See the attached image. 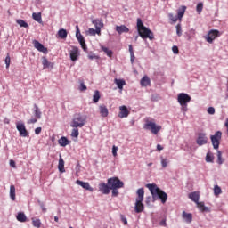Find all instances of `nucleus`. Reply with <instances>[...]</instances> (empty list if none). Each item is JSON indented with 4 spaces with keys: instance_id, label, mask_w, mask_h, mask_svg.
Listing matches in <instances>:
<instances>
[{
    "instance_id": "nucleus-1",
    "label": "nucleus",
    "mask_w": 228,
    "mask_h": 228,
    "mask_svg": "<svg viewBox=\"0 0 228 228\" xmlns=\"http://www.w3.org/2000/svg\"><path fill=\"white\" fill-rule=\"evenodd\" d=\"M146 188L150 190L151 193L152 202H156V200H161L162 204H165L167 200H168V195L163 190H161L156 183H148L146 184Z\"/></svg>"
},
{
    "instance_id": "nucleus-2",
    "label": "nucleus",
    "mask_w": 228,
    "mask_h": 228,
    "mask_svg": "<svg viewBox=\"0 0 228 228\" xmlns=\"http://www.w3.org/2000/svg\"><path fill=\"white\" fill-rule=\"evenodd\" d=\"M191 101V96L186 93H180L177 95L178 104L181 106V111L183 115H186V111H188V103Z\"/></svg>"
},
{
    "instance_id": "nucleus-3",
    "label": "nucleus",
    "mask_w": 228,
    "mask_h": 228,
    "mask_svg": "<svg viewBox=\"0 0 228 228\" xmlns=\"http://www.w3.org/2000/svg\"><path fill=\"white\" fill-rule=\"evenodd\" d=\"M86 124V117L76 114L72 119L71 127H83Z\"/></svg>"
},
{
    "instance_id": "nucleus-4",
    "label": "nucleus",
    "mask_w": 228,
    "mask_h": 228,
    "mask_svg": "<svg viewBox=\"0 0 228 228\" xmlns=\"http://www.w3.org/2000/svg\"><path fill=\"white\" fill-rule=\"evenodd\" d=\"M210 140L213 145V149L218 151L220 147V141L222 140V131H216L215 134L210 135Z\"/></svg>"
},
{
    "instance_id": "nucleus-5",
    "label": "nucleus",
    "mask_w": 228,
    "mask_h": 228,
    "mask_svg": "<svg viewBox=\"0 0 228 228\" xmlns=\"http://www.w3.org/2000/svg\"><path fill=\"white\" fill-rule=\"evenodd\" d=\"M107 181L110 189L124 188V182L118 179V177H111V178H109Z\"/></svg>"
},
{
    "instance_id": "nucleus-6",
    "label": "nucleus",
    "mask_w": 228,
    "mask_h": 228,
    "mask_svg": "<svg viewBox=\"0 0 228 228\" xmlns=\"http://www.w3.org/2000/svg\"><path fill=\"white\" fill-rule=\"evenodd\" d=\"M138 35L141 37V38H142V40L147 38H149V40H154V33L151 32V30H150L147 27H144L143 29L139 30Z\"/></svg>"
},
{
    "instance_id": "nucleus-7",
    "label": "nucleus",
    "mask_w": 228,
    "mask_h": 228,
    "mask_svg": "<svg viewBox=\"0 0 228 228\" xmlns=\"http://www.w3.org/2000/svg\"><path fill=\"white\" fill-rule=\"evenodd\" d=\"M144 129L151 131L153 134H158L161 131V126H158L152 121H147L144 125Z\"/></svg>"
},
{
    "instance_id": "nucleus-8",
    "label": "nucleus",
    "mask_w": 228,
    "mask_h": 228,
    "mask_svg": "<svg viewBox=\"0 0 228 228\" xmlns=\"http://www.w3.org/2000/svg\"><path fill=\"white\" fill-rule=\"evenodd\" d=\"M16 129L19 132L20 136H22V138L29 136V132H28L26 129V125H24L22 121L16 123Z\"/></svg>"
},
{
    "instance_id": "nucleus-9",
    "label": "nucleus",
    "mask_w": 228,
    "mask_h": 228,
    "mask_svg": "<svg viewBox=\"0 0 228 228\" xmlns=\"http://www.w3.org/2000/svg\"><path fill=\"white\" fill-rule=\"evenodd\" d=\"M220 31L216 29H211L208 35L205 37V40L208 42V44H213L216 38H218L220 37Z\"/></svg>"
},
{
    "instance_id": "nucleus-10",
    "label": "nucleus",
    "mask_w": 228,
    "mask_h": 228,
    "mask_svg": "<svg viewBox=\"0 0 228 228\" xmlns=\"http://www.w3.org/2000/svg\"><path fill=\"white\" fill-rule=\"evenodd\" d=\"M196 143L199 145V147H202V145L208 144V135H206V133L200 132L198 134V137L196 139Z\"/></svg>"
},
{
    "instance_id": "nucleus-11",
    "label": "nucleus",
    "mask_w": 228,
    "mask_h": 228,
    "mask_svg": "<svg viewBox=\"0 0 228 228\" xmlns=\"http://www.w3.org/2000/svg\"><path fill=\"white\" fill-rule=\"evenodd\" d=\"M79 56L81 53H79V48L77 46H73L72 49L69 51V58L71 61H77L79 60Z\"/></svg>"
},
{
    "instance_id": "nucleus-12",
    "label": "nucleus",
    "mask_w": 228,
    "mask_h": 228,
    "mask_svg": "<svg viewBox=\"0 0 228 228\" xmlns=\"http://www.w3.org/2000/svg\"><path fill=\"white\" fill-rule=\"evenodd\" d=\"M98 188L99 191H101V193H102L103 195H110V187L108 184V182L107 183L104 182L99 183Z\"/></svg>"
},
{
    "instance_id": "nucleus-13",
    "label": "nucleus",
    "mask_w": 228,
    "mask_h": 228,
    "mask_svg": "<svg viewBox=\"0 0 228 228\" xmlns=\"http://www.w3.org/2000/svg\"><path fill=\"white\" fill-rule=\"evenodd\" d=\"M33 44L35 49H37L39 53H43V54H47L49 53L47 47L44 46V45H42V43H40L39 41L34 40Z\"/></svg>"
},
{
    "instance_id": "nucleus-14",
    "label": "nucleus",
    "mask_w": 228,
    "mask_h": 228,
    "mask_svg": "<svg viewBox=\"0 0 228 228\" xmlns=\"http://www.w3.org/2000/svg\"><path fill=\"white\" fill-rule=\"evenodd\" d=\"M118 117L119 118H127L129 117V110L126 105L119 107Z\"/></svg>"
},
{
    "instance_id": "nucleus-15",
    "label": "nucleus",
    "mask_w": 228,
    "mask_h": 228,
    "mask_svg": "<svg viewBox=\"0 0 228 228\" xmlns=\"http://www.w3.org/2000/svg\"><path fill=\"white\" fill-rule=\"evenodd\" d=\"M76 184H78V186H81L84 188V190H87L88 191H94V188L90 186V183L88 182H83L81 180H77Z\"/></svg>"
},
{
    "instance_id": "nucleus-16",
    "label": "nucleus",
    "mask_w": 228,
    "mask_h": 228,
    "mask_svg": "<svg viewBox=\"0 0 228 228\" xmlns=\"http://www.w3.org/2000/svg\"><path fill=\"white\" fill-rule=\"evenodd\" d=\"M182 218H183L186 224H191L193 221V215H191V213H186V211H183Z\"/></svg>"
},
{
    "instance_id": "nucleus-17",
    "label": "nucleus",
    "mask_w": 228,
    "mask_h": 228,
    "mask_svg": "<svg viewBox=\"0 0 228 228\" xmlns=\"http://www.w3.org/2000/svg\"><path fill=\"white\" fill-rule=\"evenodd\" d=\"M145 209V206L143 205V201L135 200L134 211L135 213H142Z\"/></svg>"
},
{
    "instance_id": "nucleus-18",
    "label": "nucleus",
    "mask_w": 228,
    "mask_h": 228,
    "mask_svg": "<svg viewBox=\"0 0 228 228\" xmlns=\"http://www.w3.org/2000/svg\"><path fill=\"white\" fill-rule=\"evenodd\" d=\"M189 199L192 200V202H195V204H199V199H200V195L198 191L191 192L189 194Z\"/></svg>"
},
{
    "instance_id": "nucleus-19",
    "label": "nucleus",
    "mask_w": 228,
    "mask_h": 228,
    "mask_svg": "<svg viewBox=\"0 0 228 228\" xmlns=\"http://www.w3.org/2000/svg\"><path fill=\"white\" fill-rule=\"evenodd\" d=\"M136 193L137 198L135 200H137V202H143V197H145V191L143 190V188L138 189Z\"/></svg>"
},
{
    "instance_id": "nucleus-20",
    "label": "nucleus",
    "mask_w": 228,
    "mask_h": 228,
    "mask_svg": "<svg viewBox=\"0 0 228 228\" xmlns=\"http://www.w3.org/2000/svg\"><path fill=\"white\" fill-rule=\"evenodd\" d=\"M42 65L43 69H53V67H54V63L50 62L46 57L42 58Z\"/></svg>"
},
{
    "instance_id": "nucleus-21",
    "label": "nucleus",
    "mask_w": 228,
    "mask_h": 228,
    "mask_svg": "<svg viewBox=\"0 0 228 228\" xmlns=\"http://www.w3.org/2000/svg\"><path fill=\"white\" fill-rule=\"evenodd\" d=\"M116 31L118 35H122V33H127L129 31V28L126 25L116 26Z\"/></svg>"
},
{
    "instance_id": "nucleus-22",
    "label": "nucleus",
    "mask_w": 228,
    "mask_h": 228,
    "mask_svg": "<svg viewBox=\"0 0 228 228\" xmlns=\"http://www.w3.org/2000/svg\"><path fill=\"white\" fill-rule=\"evenodd\" d=\"M33 113L36 118H42V111L40 110V108H38V105H37V103H34Z\"/></svg>"
},
{
    "instance_id": "nucleus-23",
    "label": "nucleus",
    "mask_w": 228,
    "mask_h": 228,
    "mask_svg": "<svg viewBox=\"0 0 228 228\" xmlns=\"http://www.w3.org/2000/svg\"><path fill=\"white\" fill-rule=\"evenodd\" d=\"M99 110H100L101 117H103V118L108 117L110 111L108 110V107H106V105H100Z\"/></svg>"
},
{
    "instance_id": "nucleus-24",
    "label": "nucleus",
    "mask_w": 228,
    "mask_h": 228,
    "mask_svg": "<svg viewBox=\"0 0 228 228\" xmlns=\"http://www.w3.org/2000/svg\"><path fill=\"white\" fill-rule=\"evenodd\" d=\"M58 143L61 147H67L70 143V141L67 137L62 136L58 140Z\"/></svg>"
},
{
    "instance_id": "nucleus-25",
    "label": "nucleus",
    "mask_w": 228,
    "mask_h": 228,
    "mask_svg": "<svg viewBox=\"0 0 228 228\" xmlns=\"http://www.w3.org/2000/svg\"><path fill=\"white\" fill-rule=\"evenodd\" d=\"M77 40H78L83 51L86 53L88 47H86V41L85 40V37H83V36H80V37H77Z\"/></svg>"
},
{
    "instance_id": "nucleus-26",
    "label": "nucleus",
    "mask_w": 228,
    "mask_h": 228,
    "mask_svg": "<svg viewBox=\"0 0 228 228\" xmlns=\"http://www.w3.org/2000/svg\"><path fill=\"white\" fill-rule=\"evenodd\" d=\"M197 206L200 211H202V213H209V211H211V208H209V207L205 206L203 202L198 203Z\"/></svg>"
},
{
    "instance_id": "nucleus-27",
    "label": "nucleus",
    "mask_w": 228,
    "mask_h": 228,
    "mask_svg": "<svg viewBox=\"0 0 228 228\" xmlns=\"http://www.w3.org/2000/svg\"><path fill=\"white\" fill-rule=\"evenodd\" d=\"M16 219L18 220V222H27L28 220V216H26V214H24V212H19L16 216Z\"/></svg>"
},
{
    "instance_id": "nucleus-28",
    "label": "nucleus",
    "mask_w": 228,
    "mask_h": 228,
    "mask_svg": "<svg viewBox=\"0 0 228 228\" xmlns=\"http://www.w3.org/2000/svg\"><path fill=\"white\" fill-rule=\"evenodd\" d=\"M58 168H59V172H61V174L65 172V161L63 160L61 156L60 157V159H59Z\"/></svg>"
},
{
    "instance_id": "nucleus-29",
    "label": "nucleus",
    "mask_w": 228,
    "mask_h": 228,
    "mask_svg": "<svg viewBox=\"0 0 228 228\" xmlns=\"http://www.w3.org/2000/svg\"><path fill=\"white\" fill-rule=\"evenodd\" d=\"M92 23L94 24V28H104V23L100 19L93 20Z\"/></svg>"
},
{
    "instance_id": "nucleus-30",
    "label": "nucleus",
    "mask_w": 228,
    "mask_h": 228,
    "mask_svg": "<svg viewBox=\"0 0 228 228\" xmlns=\"http://www.w3.org/2000/svg\"><path fill=\"white\" fill-rule=\"evenodd\" d=\"M149 85H151V78H149L147 76H144L141 79V86H149Z\"/></svg>"
},
{
    "instance_id": "nucleus-31",
    "label": "nucleus",
    "mask_w": 228,
    "mask_h": 228,
    "mask_svg": "<svg viewBox=\"0 0 228 228\" xmlns=\"http://www.w3.org/2000/svg\"><path fill=\"white\" fill-rule=\"evenodd\" d=\"M115 83L119 90H123L126 85V80L124 79H115Z\"/></svg>"
},
{
    "instance_id": "nucleus-32",
    "label": "nucleus",
    "mask_w": 228,
    "mask_h": 228,
    "mask_svg": "<svg viewBox=\"0 0 228 228\" xmlns=\"http://www.w3.org/2000/svg\"><path fill=\"white\" fill-rule=\"evenodd\" d=\"M128 51L130 53V61H131V64L133 65L135 60L134 52L133 51V45H128Z\"/></svg>"
},
{
    "instance_id": "nucleus-33",
    "label": "nucleus",
    "mask_w": 228,
    "mask_h": 228,
    "mask_svg": "<svg viewBox=\"0 0 228 228\" xmlns=\"http://www.w3.org/2000/svg\"><path fill=\"white\" fill-rule=\"evenodd\" d=\"M185 12H186V6H182L180 9H178L176 17H178V19L181 20L183 17H184Z\"/></svg>"
},
{
    "instance_id": "nucleus-34",
    "label": "nucleus",
    "mask_w": 228,
    "mask_h": 228,
    "mask_svg": "<svg viewBox=\"0 0 228 228\" xmlns=\"http://www.w3.org/2000/svg\"><path fill=\"white\" fill-rule=\"evenodd\" d=\"M32 225L36 228H41L42 227V221L40 219H37L35 217L32 218Z\"/></svg>"
},
{
    "instance_id": "nucleus-35",
    "label": "nucleus",
    "mask_w": 228,
    "mask_h": 228,
    "mask_svg": "<svg viewBox=\"0 0 228 228\" xmlns=\"http://www.w3.org/2000/svg\"><path fill=\"white\" fill-rule=\"evenodd\" d=\"M32 17H33L34 20H36V22L42 24V14L40 12H38V13L34 12L32 14Z\"/></svg>"
},
{
    "instance_id": "nucleus-36",
    "label": "nucleus",
    "mask_w": 228,
    "mask_h": 228,
    "mask_svg": "<svg viewBox=\"0 0 228 228\" xmlns=\"http://www.w3.org/2000/svg\"><path fill=\"white\" fill-rule=\"evenodd\" d=\"M205 161L207 163H213V161H215V156H213V153L208 151L206 155Z\"/></svg>"
},
{
    "instance_id": "nucleus-37",
    "label": "nucleus",
    "mask_w": 228,
    "mask_h": 228,
    "mask_svg": "<svg viewBox=\"0 0 228 228\" xmlns=\"http://www.w3.org/2000/svg\"><path fill=\"white\" fill-rule=\"evenodd\" d=\"M168 163H170V160H168V159L160 157V165L162 168H167L168 167Z\"/></svg>"
},
{
    "instance_id": "nucleus-38",
    "label": "nucleus",
    "mask_w": 228,
    "mask_h": 228,
    "mask_svg": "<svg viewBox=\"0 0 228 228\" xmlns=\"http://www.w3.org/2000/svg\"><path fill=\"white\" fill-rule=\"evenodd\" d=\"M102 51H103V53H105L109 58L113 56V51L110 50L108 47L102 46Z\"/></svg>"
},
{
    "instance_id": "nucleus-39",
    "label": "nucleus",
    "mask_w": 228,
    "mask_h": 228,
    "mask_svg": "<svg viewBox=\"0 0 228 228\" xmlns=\"http://www.w3.org/2000/svg\"><path fill=\"white\" fill-rule=\"evenodd\" d=\"M59 38H62V39H65L67 38V30L62 28V29H60L57 33Z\"/></svg>"
},
{
    "instance_id": "nucleus-40",
    "label": "nucleus",
    "mask_w": 228,
    "mask_h": 228,
    "mask_svg": "<svg viewBox=\"0 0 228 228\" xmlns=\"http://www.w3.org/2000/svg\"><path fill=\"white\" fill-rule=\"evenodd\" d=\"M10 199L11 200H15V185L10 186Z\"/></svg>"
},
{
    "instance_id": "nucleus-41",
    "label": "nucleus",
    "mask_w": 228,
    "mask_h": 228,
    "mask_svg": "<svg viewBox=\"0 0 228 228\" xmlns=\"http://www.w3.org/2000/svg\"><path fill=\"white\" fill-rule=\"evenodd\" d=\"M99 99H101V94L99 93V90H96L93 95V101L94 102H99Z\"/></svg>"
},
{
    "instance_id": "nucleus-42",
    "label": "nucleus",
    "mask_w": 228,
    "mask_h": 228,
    "mask_svg": "<svg viewBox=\"0 0 228 228\" xmlns=\"http://www.w3.org/2000/svg\"><path fill=\"white\" fill-rule=\"evenodd\" d=\"M16 22L20 28H29V25L24 20H17Z\"/></svg>"
},
{
    "instance_id": "nucleus-43",
    "label": "nucleus",
    "mask_w": 228,
    "mask_h": 228,
    "mask_svg": "<svg viewBox=\"0 0 228 228\" xmlns=\"http://www.w3.org/2000/svg\"><path fill=\"white\" fill-rule=\"evenodd\" d=\"M204 8V4H202V2H200L197 6H196V12L199 15H200V13H202V10Z\"/></svg>"
},
{
    "instance_id": "nucleus-44",
    "label": "nucleus",
    "mask_w": 228,
    "mask_h": 228,
    "mask_svg": "<svg viewBox=\"0 0 228 228\" xmlns=\"http://www.w3.org/2000/svg\"><path fill=\"white\" fill-rule=\"evenodd\" d=\"M220 193H222V188H220V186H218V185H215L214 186V195L216 197H218V195H220Z\"/></svg>"
},
{
    "instance_id": "nucleus-45",
    "label": "nucleus",
    "mask_w": 228,
    "mask_h": 228,
    "mask_svg": "<svg viewBox=\"0 0 228 228\" xmlns=\"http://www.w3.org/2000/svg\"><path fill=\"white\" fill-rule=\"evenodd\" d=\"M143 28H146L143 26V21H142V19L138 18L137 19V30L141 31V29H143Z\"/></svg>"
},
{
    "instance_id": "nucleus-46",
    "label": "nucleus",
    "mask_w": 228,
    "mask_h": 228,
    "mask_svg": "<svg viewBox=\"0 0 228 228\" xmlns=\"http://www.w3.org/2000/svg\"><path fill=\"white\" fill-rule=\"evenodd\" d=\"M71 136L72 138H77L79 136V129L77 127H73Z\"/></svg>"
},
{
    "instance_id": "nucleus-47",
    "label": "nucleus",
    "mask_w": 228,
    "mask_h": 228,
    "mask_svg": "<svg viewBox=\"0 0 228 228\" xmlns=\"http://www.w3.org/2000/svg\"><path fill=\"white\" fill-rule=\"evenodd\" d=\"M175 28H176V35H177V37H182V35H183V28L181 27V23H178L175 26Z\"/></svg>"
},
{
    "instance_id": "nucleus-48",
    "label": "nucleus",
    "mask_w": 228,
    "mask_h": 228,
    "mask_svg": "<svg viewBox=\"0 0 228 228\" xmlns=\"http://www.w3.org/2000/svg\"><path fill=\"white\" fill-rule=\"evenodd\" d=\"M217 163L218 165H222L224 163V159H222V151H217Z\"/></svg>"
},
{
    "instance_id": "nucleus-49",
    "label": "nucleus",
    "mask_w": 228,
    "mask_h": 228,
    "mask_svg": "<svg viewBox=\"0 0 228 228\" xmlns=\"http://www.w3.org/2000/svg\"><path fill=\"white\" fill-rule=\"evenodd\" d=\"M37 204L40 206L43 213H47V208H45V206L44 205V202L37 200Z\"/></svg>"
},
{
    "instance_id": "nucleus-50",
    "label": "nucleus",
    "mask_w": 228,
    "mask_h": 228,
    "mask_svg": "<svg viewBox=\"0 0 228 228\" xmlns=\"http://www.w3.org/2000/svg\"><path fill=\"white\" fill-rule=\"evenodd\" d=\"M168 18L170 19V20H172V22H175L179 19L177 15H174L172 13L168 14Z\"/></svg>"
},
{
    "instance_id": "nucleus-51",
    "label": "nucleus",
    "mask_w": 228,
    "mask_h": 228,
    "mask_svg": "<svg viewBox=\"0 0 228 228\" xmlns=\"http://www.w3.org/2000/svg\"><path fill=\"white\" fill-rule=\"evenodd\" d=\"M80 92H86V85H85V82H80L79 88Z\"/></svg>"
},
{
    "instance_id": "nucleus-52",
    "label": "nucleus",
    "mask_w": 228,
    "mask_h": 228,
    "mask_svg": "<svg viewBox=\"0 0 228 228\" xmlns=\"http://www.w3.org/2000/svg\"><path fill=\"white\" fill-rule=\"evenodd\" d=\"M83 37V35H81V30H79V26H76V38H79Z\"/></svg>"
},
{
    "instance_id": "nucleus-53",
    "label": "nucleus",
    "mask_w": 228,
    "mask_h": 228,
    "mask_svg": "<svg viewBox=\"0 0 228 228\" xmlns=\"http://www.w3.org/2000/svg\"><path fill=\"white\" fill-rule=\"evenodd\" d=\"M118 151V147H117L116 145H113L112 146V155L114 156V158H116Z\"/></svg>"
},
{
    "instance_id": "nucleus-54",
    "label": "nucleus",
    "mask_w": 228,
    "mask_h": 228,
    "mask_svg": "<svg viewBox=\"0 0 228 228\" xmlns=\"http://www.w3.org/2000/svg\"><path fill=\"white\" fill-rule=\"evenodd\" d=\"M207 111L208 115H215V107H208Z\"/></svg>"
},
{
    "instance_id": "nucleus-55",
    "label": "nucleus",
    "mask_w": 228,
    "mask_h": 228,
    "mask_svg": "<svg viewBox=\"0 0 228 228\" xmlns=\"http://www.w3.org/2000/svg\"><path fill=\"white\" fill-rule=\"evenodd\" d=\"M87 34L90 35V37H95V29L94 28H89L87 31Z\"/></svg>"
},
{
    "instance_id": "nucleus-56",
    "label": "nucleus",
    "mask_w": 228,
    "mask_h": 228,
    "mask_svg": "<svg viewBox=\"0 0 228 228\" xmlns=\"http://www.w3.org/2000/svg\"><path fill=\"white\" fill-rule=\"evenodd\" d=\"M37 122H38V118H32L28 121V124H37Z\"/></svg>"
},
{
    "instance_id": "nucleus-57",
    "label": "nucleus",
    "mask_w": 228,
    "mask_h": 228,
    "mask_svg": "<svg viewBox=\"0 0 228 228\" xmlns=\"http://www.w3.org/2000/svg\"><path fill=\"white\" fill-rule=\"evenodd\" d=\"M10 62H11V59H10V55H8V56L5 58L6 69H9V67H10Z\"/></svg>"
},
{
    "instance_id": "nucleus-58",
    "label": "nucleus",
    "mask_w": 228,
    "mask_h": 228,
    "mask_svg": "<svg viewBox=\"0 0 228 228\" xmlns=\"http://www.w3.org/2000/svg\"><path fill=\"white\" fill-rule=\"evenodd\" d=\"M112 190V197H118V189H110Z\"/></svg>"
},
{
    "instance_id": "nucleus-59",
    "label": "nucleus",
    "mask_w": 228,
    "mask_h": 228,
    "mask_svg": "<svg viewBox=\"0 0 228 228\" xmlns=\"http://www.w3.org/2000/svg\"><path fill=\"white\" fill-rule=\"evenodd\" d=\"M172 52L174 53V54H179V48L175 45H174L172 47Z\"/></svg>"
},
{
    "instance_id": "nucleus-60",
    "label": "nucleus",
    "mask_w": 228,
    "mask_h": 228,
    "mask_svg": "<svg viewBox=\"0 0 228 228\" xmlns=\"http://www.w3.org/2000/svg\"><path fill=\"white\" fill-rule=\"evenodd\" d=\"M159 225L161 227H167V219H162L160 222H159Z\"/></svg>"
},
{
    "instance_id": "nucleus-61",
    "label": "nucleus",
    "mask_w": 228,
    "mask_h": 228,
    "mask_svg": "<svg viewBox=\"0 0 228 228\" xmlns=\"http://www.w3.org/2000/svg\"><path fill=\"white\" fill-rule=\"evenodd\" d=\"M151 200H152V197L147 196L145 200L147 206H151Z\"/></svg>"
},
{
    "instance_id": "nucleus-62",
    "label": "nucleus",
    "mask_w": 228,
    "mask_h": 228,
    "mask_svg": "<svg viewBox=\"0 0 228 228\" xmlns=\"http://www.w3.org/2000/svg\"><path fill=\"white\" fill-rule=\"evenodd\" d=\"M89 60H98L99 57L95 54L88 55Z\"/></svg>"
},
{
    "instance_id": "nucleus-63",
    "label": "nucleus",
    "mask_w": 228,
    "mask_h": 228,
    "mask_svg": "<svg viewBox=\"0 0 228 228\" xmlns=\"http://www.w3.org/2000/svg\"><path fill=\"white\" fill-rule=\"evenodd\" d=\"M102 27H97V28H95V29H94V32H95V35H101V28H102Z\"/></svg>"
},
{
    "instance_id": "nucleus-64",
    "label": "nucleus",
    "mask_w": 228,
    "mask_h": 228,
    "mask_svg": "<svg viewBox=\"0 0 228 228\" xmlns=\"http://www.w3.org/2000/svg\"><path fill=\"white\" fill-rule=\"evenodd\" d=\"M40 133H42V127H37L35 129V134H39Z\"/></svg>"
}]
</instances>
